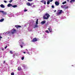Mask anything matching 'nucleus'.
Segmentation results:
<instances>
[{
    "instance_id": "f257e3e1",
    "label": "nucleus",
    "mask_w": 75,
    "mask_h": 75,
    "mask_svg": "<svg viewBox=\"0 0 75 75\" xmlns=\"http://www.w3.org/2000/svg\"><path fill=\"white\" fill-rule=\"evenodd\" d=\"M49 17H50V15L48 13H46L43 16V18L45 20H48Z\"/></svg>"
},
{
    "instance_id": "f03ea898",
    "label": "nucleus",
    "mask_w": 75,
    "mask_h": 75,
    "mask_svg": "<svg viewBox=\"0 0 75 75\" xmlns=\"http://www.w3.org/2000/svg\"><path fill=\"white\" fill-rule=\"evenodd\" d=\"M38 40L37 39V38H35L33 39V40H32V42H36V41H37Z\"/></svg>"
},
{
    "instance_id": "7ed1b4c3",
    "label": "nucleus",
    "mask_w": 75,
    "mask_h": 75,
    "mask_svg": "<svg viewBox=\"0 0 75 75\" xmlns=\"http://www.w3.org/2000/svg\"><path fill=\"white\" fill-rule=\"evenodd\" d=\"M33 3L30 4V2H27V3H26V5L27 6H31V7H32V4Z\"/></svg>"
},
{
    "instance_id": "20e7f679",
    "label": "nucleus",
    "mask_w": 75,
    "mask_h": 75,
    "mask_svg": "<svg viewBox=\"0 0 75 75\" xmlns=\"http://www.w3.org/2000/svg\"><path fill=\"white\" fill-rule=\"evenodd\" d=\"M62 12V10H60L59 11V12L57 13V14L59 16V14H61V13Z\"/></svg>"
},
{
    "instance_id": "39448f33",
    "label": "nucleus",
    "mask_w": 75,
    "mask_h": 75,
    "mask_svg": "<svg viewBox=\"0 0 75 75\" xmlns=\"http://www.w3.org/2000/svg\"><path fill=\"white\" fill-rule=\"evenodd\" d=\"M55 5H56V6H59V2L58 1H56L55 2Z\"/></svg>"
},
{
    "instance_id": "423d86ee",
    "label": "nucleus",
    "mask_w": 75,
    "mask_h": 75,
    "mask_svg": "<svg viewBox=\"0 0 75 75\" xmlns=\"http://www.w3.org/2000/svg\"><path fill=\"white\" fill-rule=\"evenodd\" d=\"M40 2H41V3H44V4L45 5L46 4V1H45L42 0V1H40Z\"/></svg>"
},
{
    "instance_id": "0eeeda50",
    "label": "nucleus",
    "mask_w": 75,
    "mask_h": 75,
    "mask_svg": "<svg viewBox=\"0 0 75 75\" xmlns=\"http://www.w3.org/2000/svg\"><path fill=\"white\" fill-rule=\"evenodd\" d=\"M15 33H16V29H14L13 32H12V34H14Z\"/></svg>"
},
{
    "instance_id": "6e6552de",
    "label": "nucleus",
    "mask_w": 75,
    "mask_h": 75,
    "mask_svg": "<svg viewBox=\"0 0 75 75\" xmlns=\"http://www.w3.org/2000/svg\"><path fill=\"white\" fill-rule=\"evenodd\" d=\"M7 6L8 7H12V4H8Z\"/></svg>"
},
{
    "instance_id": "1a4fd4ad",
    "label": "nucleus",
    "mask_w": 75,
    "mask_h": 75,
    "mask_svg": "<svg viewBox=\"0 0 75 75\" xmlns=\"http://www.w3.org/2000/svg\"><path fill=\"white\" fill-rule=\"evenodd\" d=\"M15 27L16 28H20V27H21V26L20 25H16Z\"/></svg>"
},
{
    "instance_id": "9d476101",
    "label": "nucleus",
    "mask_w": 75,
    "mask_h": 75,
    "mask_svg": "<svg viewBox=\"0 0 75 75\" xmlns=\"http://www.w3.org/2000/svg\"><path fill=\"white\" fill-rule=\"evenodd\" d=\"M46 21H43L41 22V23L42 24H45V23Z\"/></svg>"
},
{
    "instance_id": "9b49d317",
    "label": "nucleus",
    "mask_w": 75,
    "mask_h": 75,
    "mask_svg": "<svg viewBox=\"0 0 75 75\" xmlns=\"http://www.w3.org/2000/svg\"><path fill=\"white\" fill-rule=\"evenodd\" d=\"M0 7H1L2 8H4V7H5V6H4L3 4H1L0 5Z\"/></svg>"
},
{
    "instance_id": "f8f14e48",
    "label": "nucleus",
    "mask_w": 75,
    "mask_h": 75,
    "mask_svg": "<svg viewBox=\"0 0 75 75\" xmlns=\"http://www.w3.org/2000/svg\"><path fill=\"white\" fill-rule=\"evenodd\" d=\"M38 27V26L37 25V24H36L35 25V27H34V28H37Z\"/></svg>"
},
{
    "instance_id": "ddd939ff",
    "label": "nucleus",
    "mask_w": 75,
    "mask_h": 75,
    "mask_svg": "<svg viewBox=\"0 0 75 75\" xmlns=\"http://www.w3.org/2000/svg\"><path fill=\"white\" fill-rule=\"evenodd\" d=\"M4 18H2L0 20V22H3L4 21Z\"/></svg>"
},
{
    "instance_id": "4468645a",
    "label": "nucleus",
    "mask_w": 75,
    "mask_h": 75,
    "mask_svg": "<svg viewBox=\"0 0 75 75\" xmlns=\"http://www.w3.org/2000/svg\"><path fill=\"white\" fill-rule=\"evenodd\" d=\"M38 19H37L36 20V24H38Z\"/></svg>"
},
{
    "instance_id": "2eb2a0df",
    "label": "nucleus",
    "mask_w": 75,
    "mask_h": 75,
    "mask_svg": "<svg viewBox=\"0 0 75 75\" xmlns=\"http://www.w3.org/2000/svg\"><path fill=\"white\" fill-rule=\"evenodd\" d=\"M12 7H13V8H15V7H17V6L16 5H15L12 6Z\"/></svg>"
},
{
    "instance_id": "dca6fc26",
    "label": "nucleus",
    "mask_w": 75,
    "mask_h": 75,
    "mask_svg": "<svg viewBox=\"0 0 75 75\" xmlns=\"http://www.w3.org/2000/svg\"><path fill=\"white\" fill-rule=\"evenodd\" d=\"M18 71H21V67H18Z\"/></svg>"
},
{
    "instance_id": "f3484780",
    "label": "nucleus",
    "mask_w": 75,
    "mask_h": 75,
    "mask_svg": "<svg viewBox=\"0 0 75 75\" xmlns=\"http://www.w3.org/2000/svg\"><path fill=\"white\" fill-rule=\"evenodd\" d=\"M48 30H49L50 32H52V30L50 28H48Z\"/></svg>"
},
{
    "instance_id": "a211bd4d",
    "label": "nucleus",
    "mask_w": 75,
    "mask_h": 75,
    "mask_svg": "<svg viewBox=\"0 0 75 75\" xmlns=\"http://www.w3.org/2000/svg\"><path fill=\"white\" fill-rule=\"evenodd\" d=\"M75 0H71L70 1V3H72V2H75Z\"/></svg>"
},
{
    "instance_id": "6ab92c4d",
    "label": "nucleus",
    "mask_w": 75,
    "mask_h": 75,
    "mask_svg": "<svg viewBox=\"0 0 75 75\" xmlns=\"http://www.w3.org/2000/svg\"><path fill=\"white\" fill-rule=\"evenodd\" d=\"M3 14L4 15H6V14H7V12H4V13H3Z\"/></svg>"
},
{
    "instance_id": "aec40b11",
    "label": "nucleus",
    "mask_w": 75,
    "mask_h": 75,
    "mask_svg": "<svg viewBox=\"0 0 75 75\" xmlns=\"http://www.w3.org/2000/svg\"><path fill=\"white\" fill-rule=\"evenodd\" d=\"M50 3V0L48 1L47 2V4H49Z\"/></svg>"
},
{
    "instance_id": "412c9836",
    "label": "nucleus",
    "mask_w": 75,
    "mask_h": 75,
    "mask_svg": "<svg viewBox=\"0 0 75 75\" xmlns=\"http://www.w3.org/2000/svg\"><path fill=\"white\" fill-rule=\"evenodd\" d=\"M66 3H67V1H65L64 2H63L62 3V4H65Z\"/></svg>"
},
{
    "instance_id": "4be33fe9",
    "label": "nucleus",
    "mask_w": 75,
    "mask_h": 75,
    "mask_svg": "<svg viewBox=\"0 0 75 75\" xmlns=\"http://www.w3.org/2000/svg\"><path fill=\"white\" fill-rule=\"evenodd\" d=\"M0 13H4V11H0Z\"/></svg>"
},
{
    "instance_id": "5701e85b",
    "label": "nucleus",
    "mask_w": 75,
    "mask_h": 75,
    "mask_svg": "<svg viewBox=\"0 0 75 75\" xmlns=\"http://www.w3.org/2000/svg\"><path fill=\"white\" fill-rule=\"evenodd\" d=\"M45 32L47 33H49V31L48 30H46Z\"/></svg>"
},
{
    "instance_id": "b1692460",
    "label": "nucleus",
    "mask_w": 75,
    "mask_h": 75,
    "mask_svg": "<svg viewBox=\"0 0 75 75\" xmlns=\"http://www.w3.org/2000/svg\"><path fill=\"white\" fill-rule=\"evenodd\" d=\"M69 8V6H67V7H65V9H67V8Z\"/></svg>"
},
{
    "instance_id": "393cba45",
    "label": "nucleus",
    "mask_w": 75,
    "mask_h": 75,
    "mask_svg": "<svg viewBox=\"0 0 75 75\" xmlns=\"http://www.w3.org/2000/svg\"><path fill=\"white\" fill-rule=\"evenodd\" d=\"M26 11H27V9L24 10V12H25Z\"/></svg>"
},
{
    "instance_id": "a878e982",
    "label": "nucleus",
    "mask_w": 75,
    "mask_h": 75,
    "mask_svg": "<svg viewBox=\"0 0 75 75\" xmlns=\"http://www.w3.org/2000/svg\"><path fill=\"white\" fill-rule=\"evenodd\" d=\"M24 59V57H22L21 58L22 60H23Z\"/></svg>"
},
{
    "instance_id": "bb28decb",
    "label": "nucleus",
    "mask_w": 75,
    "mask_h": 75,
    "mask_svg": "<svg viewBox=\"0 0 75 75\" xmlns=\"http://www.w3.org/2000/svg\"><path fill=\"white\" fill-rule=\"evenodd\" d=\"M13 1V0H11L9 2V3H11V2H12V1Z\"/></svg>"
},
{
    "instance_id": "cd10ccee",
    "label": "nucleus",
    "mask_w": 75,
    "mask_h": 75,
    "mask_svg": "<svg viewBox=\"0 0 75 75\" xmlns=\"http://www.w3.org/2000/svg\"><path fill=\"white\" fill-rule=\"evenodd\" d=\"M20 46L21 47V48H23V45H20Z\"/></svg>"
},
{
    "instance_id": "c85d7f7f",
    "label": "nucleus",
    "mask_w": 75,
    "mask_h": 75,
    "mask_svg": "<svg viewBox=\"0 0 75 75\" xmlns=\"http://www.w3.org/2000/svg\"><path fill=\"white\" fill-rule=\"evenodd\" d=\"M14 75V72L12 73H11V75Z\"/></svg>"
},
{
    "instance_id": "c756f323",
    "label": "nucleus",
    "mask_w": 75,
    "mask_h": 75,
    "mask_svg": "<svg viewBox=\"0 0 75 75\" xmlns=\"http://www.w3.org/2000/svg\"><path fill=\"white\" fill-rule=\"evenodd\" d=\"M10 33H11V32H9L8 33H6V34H10Z\"/></svg>"
},
{
    "instance_id": "7c9ffc66",
    "label": "nucleus",
    "mask_w": 75,
    "mask_h": 75,
    "mask_svg": "<svg viewBox=\"0 0 75 75\" xmlns=\"http://www.w3.org/2000/svg\"><path fill=\"white\" fill-rule=\"evenodd\" d=\"M65 7V5H63L62 6V7H63V8H64Z\"/></svg>"
},
{
    "instance_id": "2f4dec72",
    "label": "nucleus",
    "mask_w": 75,
    "mask_h": 75,
    "mask_svg": "<svg viewBox=\"0 0 75 75\" xmlns=\"http://www.w3.org/2000/svg\"><path fill=\"white\" fill-rule=\"evenodd\" d=\"M10 53H11V54H13V52H12V51H10Z\"/></svg>"
},
{
    "instance_id": "473e14b6",
    "label": "nucleus",
    "mask_w": 75,
    "mask_h": 75,
    "mask_svg": "<svg viewBox=\"0 0 75 75\" xmlns=\"http://www.w3.org/2000/svg\"><path fill=\"white\" fill-rule=\"evenodd\" d=\"M4 3H7V1H6L4 0Z\"/></svg>"
},
{
    "instance_id": "72a5a7b5",
    "label": "nucleus",
    "mask_w": 75,
    "mask_h": 75,
    "mask_svg": "<svg viewBox=\"0 0 75 75\" xmlns=\"http://www.w3.org/2000/svg\"><path fill=\"white\" fill-rule=\"evenodd\" d=\"M28 1H33V0H28Z\"/></svg>"
},
{
    "instance_id": "f704fd0d",
    "label": "nucleus",
    "mask_w": 75,
    "mask_h": 75,
    "mask_svg": "<svg viewBox=\"0 0 75 75\" xmlns=\"http://www.w3.org/2000/svg\"><path fill=\"white\" fill-rule=\"evenodd\" d=\"M52 8H54V6H53V5L52 6Z\"/></svg>"
},
{
    "instance_id": "c9c22d12",
    "label": "nucleus",
    "mask_w": 75,
    "mask_h": 75,
    "mask_svg": "<svg viewBox=\"0 0 75 75\" xmlns=\"http://www.w3.org/2000/svg\"><path fill=\"white\" fill-rule=\"evenodd\" d=\"M32 7H35V5H33V6H32Z\"/></svg>"
},
{
    "instance_id": "e433bc0d",
    "label": "nucleus",
    "mask_w": 75,
    "mask_h": 75,
    "mask_svg": "<svg viewBox=\"0 0 75 75\" xmlns=\"http://www.w3.org/2000/svg\"><path fill=\"white\" fill-rule=\"evenodd\" d=\"M7 46L6 45L5 47V49H6V48H7Z\"/></svg>"
},
{
    "instance_id": "4c0bfd02",
    "label": "nucleus",
    "mask_w": 75,
    "mask_h": 75,
    "mask_svg": "<svg viewBox=\"0 0 75 75\" xmlns=\"http://www.w3.org/2000/svg\"><path fill=\"white\" fill-rule=\"evenodd\" d=\"M27 54H29V55H30V53H29V52H27Z\"/></svg>"
},
{
    "instance_id": "58836bf2",
    "label": "nucleus",
    "mask_w": 75,
    "mask_h": 75,
    "mask_svg": "<svg viewBox=\"0 0 75 75\" xmlns=\"http://www.w3.org/2000/svg\"><path fill=\"white\" fill-rule=\"evenodd\" d=\"M1 51H4V49L2 48V49H1Z\"/></svg>"
},
{
    "instance_id": "ea45409f",
    "label": "nucleus",
    "mask_w": 75,
    "mask_h": 75,
    "mask_svg": "<svg viewBox=\"0 0 75 75\" xmlns=\"http://www.w3.org/2000/svg\"><path fill=\"white\" fill-rule=\"evenodd\" d=\"M5 62H6V61H4V64H5Z\"/></svg>"
},
{
    "instance_id": "a19ab883",
    "label": "nucleus",
    "mask_w": 75,
    "mask_h": 75,
    "mask_svg": "<svg viewBox=\"0 0 75 75\" xmlns=\"http://www.w3.org/2000/svg\"><path fill=\"white\" fill-rule=\"evenodd\" d=\"M53 1V0H50V2H52Z\"/></svg>"
},
{
    "instance_id": "79ce46f5",
    "label": "nucleus",
    "mask_w": 75,
    "mask_h": 75,
    "mask_svg": "<svg viewBox=\"0 0 75 75\" xmlns=\"http://www.w3.org/2000/svg\"><path fill=\"white\" fill-rule=\"evenodd\" d=\"M3 38L1 36H0V39H1V38Z\"/></svg>"
},
{
    "instance_id": "37998d69",
    "label": "nucleus",
    "mask_w": 75,
    "mask_h": 75,
    "mask_svg": "<svg viewBox=\"0 0 75 75\" xmlns=\"http://www.w3.org/2000/svg\"><path fill=\"white\" fill-rule=\"evenodd\" d=\"M23 53L24 54H26V53L25 52H24Z\"/></svg>"
},
{
    "instance_id": "c03bdc74",
    "label": "nucleus",
    "mask_w": 75,
    "mask_h": 75,
    "mask_svg": "<svg viewBox=\"0 0 75 75\" xmlns=\"http://www.w3.org/2000/svg\"><path fill=\"white\" fill-rule=\"evenodd\" d=\"M56 12V10H55L54 11V12Z\"/></svg>"
},
{
    "instance_id": "a18cd8bd",
    "label": "nucleus",
    "mask_w": 75,
    "mask_h": 75,
    "mask_svg": "<svg viewBox=\"0 0 75 75\" xmlns=\"http://www.w3.org/2000/svg\"><path fill=\"white\" fill-rule=\"evenodd\" d=\"M72 66H73V67L74 66H73V65H72Z\"/></svg>"
},
{
    "instance_id": "49530a36",
    "label": "nucleus",
    "mask_w": 75,
    "mask_h": 75,
    "mask_svg": "<svg viewBox=\"0 0 75 75\" xmlns=\"http://www.w3.org/2000/svg\"><path fill=\"white\" fill-rule=\"evenodd\" d=\"M68 0V1L69 0Z\"/></svg>"
},
{
    "instance_id": "de8ad7c7",
    "label": "nucleus",
    "mask_w": 75,
    "mask_h": 75,
    "mask_svg": "<svg viewBox=\"0 0 75 75\" xmlns=\"http://www.w3.org/2000/svg\"><path fill=\"white\" fill-rule=\"evenodd\" d=\"M26 50H27V49H26Z\"/></svg>"
}]
</instances>
